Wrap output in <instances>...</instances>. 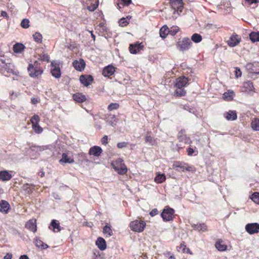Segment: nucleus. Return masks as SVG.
<instances>
[{
    "label": "nucleus",
    "instance_id": "nucleus-22",
    "mask_svg": "<svg viewBox=\"0 0 259 259\" xmlns=\"http://www.w3.org/2000/svg\"><path fill=\"white\" fill-rule=\"evenodd\" d=\"M52 66L53 65V63H51ZM51 74L52 76L55 77L56 78H59L61 75V73L60 72V69L59 67L53 66V68H51Z\"/></svg>",
    "mask_w": 259,
    "mask_h": 259
},
{
    "label": "nucleus",
    "instance_id": "nucleus-51",
    "mask_svg": "<svg viewBox=\"0 0 259 259\" xmlns=\"http://www.w3.org/2000/svg\"><path fill=\"white\" fill-rule=\"evenodd\" d=\"M13 49H25V47L23 44L17 42L13 46Z\"/></svg>",
    "mask_w": 259,
    "mask_h": 259
},
{
    "label": "nucleus",
    "instance_id": "nucleus-16",
    "mask_svg": "<svg viewBox=\"0 0 259 259\" xmlns=\"http://www.w3.org/2000/svg\"><path fill=\"white\" fill-rule=\"evenodd\" d=\"M104 121L112 126H114L116 123V118H115V115L112 114H107L104 115Z\"/></svg>",
    "mask_w": 259,
    "mask_h": 259
},
{
    "label": "nucleus",
    "instance_id": "nucleus-12",
    "mask_svg": "<svg viewBox=\"0 0 259 259\" xmlns=\"http://www.w3.org/2000/svg\"><path fill=\"white\" fill-rule=\"evenodd\" d=\"M79 81L84 86L88 87L93 82V77L90 75H82L79 77Z\"/></svg>",
    "mask_w": 259,
    "mask_h": 259
},
{
    "label": "nucleus",
    "instance_id": "nucleus-2",
    "mask_svg": "<svg viewBox=\"0 0 259 259\" xmlns=\"http://www.w3.org/2000/svg\"><path fill=\"white\" fill-rule=\"evenodd\" d=\"M37 62H34V65L29 64L27 70H28L29 75L32 77H35L41 75L44 71L42 70L37 67Z\"/></svg>",
    "mask_w": 259,
    "mask_h": 259
},
{
    "label": "nucleus",
    "instance_id": "nucleus-43",
    "mask_svg": "<svg viewBox=\"0 0 259 259\" xmlns=\"http://www.w3.org/2000/svg\"><path fill=\"white\" fill-rule=\"evenodd\" d=\"M38 59L48 62L49 61V56L47 54L43 53L38 55Z\"/></svg>",
    "mask_w": 259,
    "mask_h": 259
},
{
    "label": "nucleus",
    "instance_id": "nucleus-50",
    "mask_svg": "<svg viewBox=\"0 0 259 259\" xmlns=\"http://www.w3.org/2000/svg\"><path fill=\"white\" fill-rule=\"evenodd\" d=\"M187 155L189 156H192L193 155H196L198 152L195 153V151H194V149L192 147H189L187 149Z\"/></svg>",
    "mask_w": 259,
    "mask_h": 259
},
{
    "label": "nucleus",
    "instance_id": "nucleus-10",
    "mask_svg": "<svg viewBox=\"0 0 259 259\" xmlns=\"http://www.w3.org/2000/svg\"><path fill=\"white\" fill-rule=\"evenodd\" d=\"M189 81V79L185 76H182L177 78L175 87L178 89L183 88L185 87Z\"/></svg>",
    "mask_w": 259,
    "mask_h": 259
},
{
    "label": "nucleus",
    "instance_id": "nucleus-38",
    "mask_svg": "<svg viewBox=\"0 0 259 259\" xmlns=\"http://www.w3.org/2000/svg\"><path fill=\"white\" fill-rule=\"evenodd\" d=\"M191 40L195 42L198 43L201 41L202 36L198 33H194L191 36Z\"/></svg>",
    "mask_w": 259,
    "mask_h": 259
},
{
    "label": "nucleus",
    "instance_id": "nucleus-53",
    "mask_svg": "<svg viewBox=\"0 0 259 259\" xmlns=\"http://www.w3.org/2000/svg\"><path fill=\"white\" fill-rule=\"evenodd\" d=\"M158 214V210L156 208H154L152 211H150L149 215L151 217H154Z\"/></svg>",
    "mask_w": 259,
    "mask_h": 259
},
{
    "label": "nucleus",
    "instance_id": "nucleus-28",
    "mask_svg": "<svg viewBox=\"0 0 259 259\" xmlns=\"http://www.w3.org/2000/svg\"><path fill=\"white\" fill-rule=\"evenodd\" d=\"M169 30L166 25L163 26L160 29V36L162 38H166V36L169 34Z\"/></svg>",
    "mask_w": 259,
    "mask_h": 259
},
{
    "label": "nucleus",
    "instance_id": "nucleus-11",
    "mask_svg": "<svg viewBox=\"0 0 259 259\" xmlns=\"http://www.w3.org/2000/svg\"><path fill=\"white\" fill-rule=\"evenodd\" d=\"M187 164L185 163H181L179 161H176L174 163V167L175 168H180L183 170V171L186 170L187 171H193L194 170V167L192 166H186Z\"/></svg>",
    "mask_w": 259,
    "mask_h": 259
},
{
    "label": "nucleus",
    "instance_id": "nucleus-24",
    "mask_svg": "<svg viewBox=\"0 0 259 259\" xmlns=\"http://www.w3.org/2000/svg\"><path fill=\"white\" fill-rule=\"evenodd\" d=\"M73 99H74V100L77 103H82L87 100L85 96L81 93H76L74 94V96H73Z\"/></svg>",
    "mask_w": 259,
    "mask_h": 259
},
{
    "label": "nucleus",
    "instance_id": "nucleus-25",
    "mask_svg": "<svg viewBox=\"0 0 259 259\" xmlns=\"http://www.w3.org/2000/svg\"><path fill=\"white\" fill-rule=\"evenodd\" d=\"M12 178V176L7 170L0 171V180L2 181H6L10 180Z\"/></svg>",
    "mask_w": 259,
    "mask_h": 259
},
{
    "label": "nucleus",
    "instance_id": "nucleus-57",
    "mask_svg": "<svg viewBox=\"0 0 259 259\" xmlns=\"http://www.w3.org/2000/svg\"><path fill=\"white\" fill-rule=\"evenodd\" d=\"M101 143L103 145H106L107 144V136H104L101 139Z\"/></svg>",
    "mask_w": 259,
    "mask_h": 259
},
{
    "label": "nucleus",
    "instance_id": "nucleus-15",
    "mask_svg": "<svg viewBox=\"0 0 259 259\" xmlns=\"http://www.w3.org/2000/svg\"><path fill=\"white\" fill-rule=\"evenodd\" d=\"M115 72V68L112 66L109 65L104 68L102 71L103 76L105 77H110Z\"/></svg>",
    "mask_w": 259,
    "mask_h": 259
},
{
    "label": "nucleus",
    "instance_id": "nucleus-31",
    "mask_svg": "<svg viewBox=\"0 0 259 259\" xmlns=\"http://www.w3.org/2000/svg\"><path fill=\"white\" fill-rule=\"evenodd\" d=\"M103 233H104L105 237H109L112 235V230H111L109 226L105 225L103 228Z\"/></svg>",
    "mask_w": 259,
    "mask_h": 259
},
{
    "label": "nucleus",
    "instance_id": "nucleus-8",
    "mask_svg": "<svg viewBox=\"0 0 259 259\" xmlns=\"http://www.w3.org/2000/svg\"><path fill=\"white\" fill-rule=\"evenodd\" d=\"M61 163H72L74 162L73 158L72 157V154L69 152L62 153V159H60Z\"/></svg>",
    "mask_w": 259,
    "mask_h": 259
},
{
    "label": "nucleus",
    "instance_id": "nucleus-1",
    "mask_svg": "<svg viewBox=\"0 0 259 259\" xmlns=\"http://www.w3.org/2000/svg\"><path fill=\"white\" fill-rule=\"evenodd\" d=\"M146 227V223L144 221L135 220L131 222L130 228L132 231L136 232H141L143 231Z\"/></svg>",
    "mask_w": 259,
    "mask_h": 259
},
{
    "label": "nucleus",
    "instance_id": "nucleus-63",
    "mask_svg": "<svg viewBox=\"0 0 259 259\" xmlns=\"http://www.w3.org/2000/svg\"><path fill=\"white\" fill-rule=\"evenodd\" d=\"M4 259H12V255L10 254H7L5 256Z\"/></svg>",
    "mask_w": 259,
    "mask_h": 259
},
{
    "label": "nucleus",
    "instance_id": "nucleus-64",
    "mask_svg": "<svg viewBox=\"0 0 259 259\" xmlns=\"http://www.w3.org/2000/svg\"><path fill=\"white\" fill-rule=\"evenodd\" d=\"M19 259H29V257L26 255H22L19 257Z\"/></svg>",
    "mask_w": 259,
    "mask_h": 259
},
{
    "label": "nucleus",
    "instance_id": "nucleus-33",
    "mask_svg": "<svg viewBox=\"0 0 259 259\" xmlns=\"http://www.w3.org/2000/svg\"><path fill=\"white\" fill-rule=\"evenodd\" d=\"M251 127L254 131H259V119L255 118L253 119L251 123Z\"/></svg>",
    "mask_w": 259,
    "mask_h": 259
},
{
    "label": "nucleus",
    "instance_id": "nucleus-58",
    "mask_svg": "<svg viewBox=\"0 0 259 259\" xmlns=\"http://www.w3.org/2000/svg\"><path fill=\"white\" fill-rule=\"evenodd\" d=\"M241 70H240L238 68H236V70H235V76L236 77H241Z\"/></svg>",
    "mask_w": 259,
    "mask_h": 259
},
{
    "label": "nucleus",
    "instance_id": "nucleus-17",
    "mask_svg": "<svg viewBox=\"0 0 259 259\" xmlns=\"http://www.w3.org/2000/svg\"><path fill=\"white\" fill-rule=\"evenodd\" d=\"M10 209V205L9 203L5 200L0 201V211L6 214Z\"/></svg>",
    "mask_w": 259,
    "mask_h": 259
},
{
    "label": "nucleus",
    "instance_id": "nucleus-39",
    "mask_svg": "<svg viewBox=\"0 0 259 259\" xmlns=\"http://www.w3.org/2000/svg\"><path fill=\"white\" fill-rule=\"evenodd\" d=\"M185 95L186 91H185L183 88H178V89L175 91V95H176L177 97H182Z\"/></svg>",
    "mask_w": 259,
    "mask_h": 259
},
{
    "label": "nucleus",
    "instance_id": "nucleus-23",
    "mask_svg": "<svg viewBox=\"0 0 259 259\" xmlns=\"http://www.w3.org/2000/svg\"><path fill=\"white\" fill-rule=\"evenodd\" d=\"M22 191H24L26 194H30L33 191V185L28 183H25L22 185Z\"/></svg>",
    "mask_w": 259,
    "mask_h": 259
},
{
    "label": "nucleus",
    "instance_id": "nucleus-60",
    "mask_svg": "<svg viewBox=\"0 0 259 259\" xmlns=\"http://www.w3.org/2000/svg\"><path fill=\"white\" fill-rule=\"evenodd\" d=\"M180 249L183 250V252H187L188 251H189V249L187 248L186 246L183 244L181 245Z\"/></svg>",
    "mask_w": 259,
    "mask_h": 259
},
{
    "label": "nucleus",
    "instance_id": "nucleus-47",
    "mask_svg": "<svg viewBox=\"0 0 259 259\" xmlns=\"http://www.w3.org/2000/svg\"><path fill=\"white\" fill-rule=\"evenodd\" d=\"M39 117L37 115H33L32 117L30 118V122L32 125L38 124Z\"/></svg>",
    "mask_w": 259,
    "mask_h": 259
},
{
    "label": "nucleus",
    "instance_id": "nucleus-36",
    "mask_svg": "<svg viewBox=\"0 0 259 259\" xmlns=\"http://www.w3.org/2000/svg\"><path fill=\"white\" fill-rule=\"evenodd\" d=\"M249 38L252 42L259 41V32H252L249 34Z\"/></svg>",
    "mask_w": 259,
    "mask_h": 259
},
{
    "label": "nucleus",
    "instance_id": "nucleus-5",
    "mask_svg": "<svg viewBox=\"0 0 259 259\" xmlns=\"http://www.w3.org/2000/svg\"><path fill=\"white\" fill-rule=\"evenodd\" d=\"M245 229L249 234H256L259 231V224L257 223L247 224L245 227Z\"/></svg>",
    "mask_w": 259,
    "mask_h": 259
},
{
    "label": "nucleus",
    "instance_id": "nucleus-3",
    "mask_svg": "<svg viewBox=\"0 0 259 259\" xmlns=\"http://www.w3.org/2000/svg\"><path fill=\"white\" fill-rule=\"evenodd\" d=\"M174 213V210L172 208H169L168 206H165L164 210L162 211L160 216H161L163 221L168 222L172 220Z\"/></svg>",
    "mask_w": 259,
    "mask_h": 259
},
{
    "label": "nucleus",
    "instance_id": "nucleus-27",
    "mask_svg": "<svg viewBox=\"0 0 259 259\" xmlns=\"http://www.w3.org/2000/svg\"><path fill=\"white\" fill-rule=\"evenodd\" d=\"M113 167L115 171H116L119 175H124L127 172V168L124 164H122L120 167L114 165L113 166Z\"/></svg>",
    "mask_w": 259,
    "mask_h": 259
},
{
    "label": "nucleus",
    "instance_id": "nucleus-56",
    "mask_svg": "<svg viewBox=\"0 0 259 259\" xmlns=\"http://www.w3.org/2000/svg\"><path fill=\"white\" fill-rule=\"evenodd\" d=\"M178 30H179L178 28H174L173 29L169 30V34L174 36L178 32Z\"/></svg>",
    "mask_w": 259,
    "mask_h": 259
},
{
    "label": "nucleus",
    "instance_id": "nucleus-7",
    "mask_svg": "<svg viewBox=\"0 0 259 259\" xmlns=\"http://www.w3.org/2000/svg\"><path fill=\"white\" fill-rule=\"evenodd\" d=\"M171 7L177 12H182L183 8V3L182 0H170Z\"/></svg>",
    "mask_w": 259,
    "mask_h": 259
},
{
    "label": "nucleus",
    "instance_id": "nucleus-13",
    "mask_svg": "<svg viewBox=\"0 0 259 259\" xmlns=\"http://www.w3.org/2000/svg\"><path fill=\"white\" fill-rule=\"evenodd\" d=\"M72 65H73V67L75 68L76 70L81 71L84 70L85 64L82 59H80L79 60L74 61V62L72 63Z\"/></svg>",
    "mask_w": 259,
    "mask_h": 259
},
{
    "label": "nucleus",
    "instance_id": "nucleus-30",
    "mask_svg": "<svg viewBox=\"0 0 259 259\" xmlns=\"http://www.w3.org/2000/svg\"><path fill=\"white\" fill-rule=\"evenodd\" d=\"M215 248L218 249L219 251H224L227 249L226 245L223 243L222 241L220 240L215 242Z\"/></svg>",
    "mask_w": 259,
    "mask_h": 259
},
{
    "label": "nucleus",
    "instance_id": "nucleus-29",
    "mask_svg": "<svg viewBox=\"0 0 259 259\" xmlns=\"http://www.w3.org/2000/svg\"><path fill=\"white\" fill-rule=\"evenodd\" d=\"M26 228L30 231L35 232L37 230L36 224H35V221L30 220L26 224Z\"/></svg>",
    "mask_w": 259,
    "mask_h": 259
},
{
    "label": "nucleus",
    "instance_id": "nucleus-35",
    "mask_svg": "<svg viewBox=\"0 0 259 259\" xmlns=\"http://www.w3.org/2000/svg\"><path fill=\"white\" fill-rule=\"evenodd\" d=\"M34 244H35V246H36L37 247L40 248L41 249H47L48 248L47 244L44 243L41 240L37 238L35 239Z\"/></svg>",
    "mask_w": 259,
    "mask_h": 259
},
{
    "label": "nucleus",
    "instance_id": "nucleus-19",
    "mask_svg": "<svg viewBox=\"0 0 259 259\" xmlns=\"http://www.w3.org/2000/svg\"><path fill=\"white\" fill-rule=\"evenodd\" d=\"M96 245L98 247V248L100 250H104L107 247V244H106V241L104 238L99 237L96 240Z\"/></svg>",
    "mask_w": 259,
    "mask_h": 259
},
{
    "label": "nucleus",
    "instance_id": "nucleus-49",
    "mask_svg": "<svg viewBox=\"0 0 259 259\" xmlns=\"http://www.w3.org/2000/svg\"><path fill=\"white\" fill-rule=\"evenodd\" d=\"M34 39L37 42H40L42 39V35L38 32H36L33 35Z\"/></svg>",
    "mask_w": 259,
    "mask_h": 259
},
{
    "label": "nucleus",
    "instance_id": "nucleus-21",
    "mask_svg": "<svg viewBox=\"0 0 259 259\" xmlns=\"http://www.w3.org/2000/svg\"><path fill=\"white\" fill-rule=\"evenodd\" d=\"M178 44L179 46H181V49H186L190 47L192 43L189 38L185 37L183 38L182 41H179Z\"/></svg>",
    "mask_w": 259,
    "mask_h": 259
},
{
    "label": "nucleus",
    "instance_id": "nucleus-41",
    "mask_svg": "<svg viewBox=\"0 0 259 259\" xmlns=\"http://www.w3.org/2000/svg\"><path fill=\"white\" fill-rule=\"evenodd\" d=\"M251 199L253 202L259 204V193L257 192H254V193L251 195Z\"/></svg>",
    "mask_w": 259,
    "mask_h": 259
},
{
    "label": "nucleus",
    "instance_id": "nucleus-62",
    "mask_svg": "<svg viewBox=\"0 0 259 259\" xmlns=\"http://www.w3.org/2000/svg\"><path fill=\"white\" fill-rule=\"evenodd\" d=\"M129 51H130V53H131V54H136L138 53L140 51V50H129Z\"/></svg>",
    "mask_w": 259,
    "mask_h": 259
},
{
    "label": "nucleus",
    "instance_id": "nucleus-6",
    "mask_svg": "<svg viewBox=\"0 0 259 259\" xmlns=\"http://www.w3.org/2000/svg\"><path fill=\"white\" fill-rule=\"evenodd\" d=\"M178 139H179V142L185 143V144H189L191 143L190 137L186 136L185 130H181L180 132H179Z\"/></svg>",
    "mask_w": 259,
    "mask_h": 259
},
{
    "label": "nucleus",
    "instance_id": "nucleus-44",
    "mask_svg": "<svg viewBox=\"0 0 259 259\" xmlns=\"http://www.w3.org/2000/svg\"><path fill=\"white\" fill-rule=\"evenodd\" d=\"M29 21L27 19H24L21 22V26L23 28H28L29 27Z\"/></svg>",
    "mask_w": 259,
    "mask_h": 259
},
{
    "label": "nucleus",
    "instance_id": "nucleus-61",
    "mask_svg": "<svg viewBox=\"0 0 259 259\" xmlns=\"http://www.w3.org/2000/svg\"><path fill=\"white\" fill-rule=\"evenodd\" d=\"M30 102H31V104L35 105L38 103V100H37V98H32L31 100H30Z\"/></svg>",
    "mask_w": 259,
    "mask_h": 259
},
{
    "label": "nucleus",
    "instance_id": "nucleus-42",
    "mask_svg": "<svg viewBox=\"0 0 259 259\" xmlns=\"http://www.w3.org/2000/svg\"><path fill=\"white\" fill-rule=\"evenodd\" d=\"M244 88L246 89V90H249V91H253V83H252L250 81H247L244 83Z\"/></svg>",
    "mask_w": 259,
    "mask_h": 259
},
{
    "label": "nucleus",
    "instance_id": "nucleus-34",
    "mask_svg": "<svg viewBox=\"0 0 259 259\" xmlns=\"http://www.w3.org/2000/svg\"><path fill=\"white\" fill-rule=\"evenodd\" d=\"M165 180H166V177L164 174L158 173L155 177V182L157 184H161L164 182Z\"/></svg>",
    "mask_w": 259,
    "mask_h": 259
},
{
    "label": "nucleus",
    "instance_id": "nucleus-45",
    "mask_svg": "<svg viewBox=\"0 0 259 259\" xmlns=\"http://www.w3.org/2000/svg\"><path fill=\"white\" fill-rule=\"evenodd\" d=\"M32 128L36 134H40L42 132V128L38 124H32Z\"/></svg>",
    "mask_w": 259,
    "mask_h": 259
},
{
    "label": "nucleus",
    "instance_id": "nucleus-18",
    "mask_svg": "<svg viewBox=\"0 0 259 259\" xmlns=\"http://www.w3.org/2000/svg\"><path fill=\"white\" fill-rule=\"evenodd\" d=\"M49 230L53 231L54 232H59L60 231V223L55 219L51 221V224L49 227Z\"/></svg>",
    "mask_w": 259,
    "mask_h": 259
},
{
    "label": "nucleus",
    "instance_id": "nucleus-37",
    "mask_svg": "<svg viewBox=\"0 0 259 259\" xmlns=\"http://www.w3.org/2000/svg\"><path fill=\"white\" fill-rule=\"evenodd\" d=\"M144 47V45L143 42L140 43L139 41H137L134 44H130L128 49H142Z\"/></svg>",
    "mask_w": 259,
    "mask_h": 259
},
{
    "label": "nucleus",
    "instance_id": "nucleus-48",
    "mask_svg": "<svg viewBox=\"0 0 259 259\" xmlns=\"http://www.w3.org/2000/svg\"><path fill=\"white\" fill-rule=\"evenodd\" d=\"M119 108V104L117 103H111L108 106V110L112 111L116 110Z\"/></svg>",
    "mask_w": 259,
    "mask_h": 259
},
{
    "label": "nucleus",
    "instance_id": "nucleus-54",
    "mask_svg": "<svg viewBox=\"0 0 259 259\" xmlns=\"http://www.w3.org/2000/svg\"><path fill=\"white\" fill-rule=\"evenodd\" d=\"M97 6H96L95 4L91 5L90 6L88 7V9L90 11L93 12L95 11L97 8Z\"/></svg>",
    "mask_w": 259,
    "mask_h": 259
},
{
    "label": "nucleus",
    "instance_id": "nucleus-55",
    "mask_svg": "<svg viewBox=\"0 0 259 259\" xmlns=\"http://www.w3.org/2000/svg\"><path fill=\"white\" fill-rule=\"evenodd\" d=\"M122 6H128L132 3V0H121Z\"/></svg>",
    "mask_w": 259,
    "mask_h": 259
},
{
    "label": "nucleus",
    "instance_id": "nucleus-32",
    "mask_svg": "<svg viewBox=\"0 0 259 259\" xmlns=\"http://www.w3.org/2000/svg\"><path fill=\"white\" fill-rule=\"evenodd\" d=\"M234 96V92L232 91H228L223 94V98L226 101H231L233 100Z\"/></svg>",
    "mask_w": 259,
    "mask_h": 259
},
{
    "label": "nucleus",
    "instance_id": "nucleus-46",
    "mask_svg": "<svg viewBox=\"0 0 259 259\" xmlns=\"http://www.w3.org/2000/svg\"><path fill=\"white\" fill-rule=\"evenodd\" d=\"M118 23H119V26H120L121 27L126 26L129 24V22L127 21V20H126V18H121L119 20Z\"/></svg>",
    "mask_w": 259,
    "mask_h": 259
},
{
    "label": "nucleus",
    "instance_id": "nucleus-52",
    "mask_svg": "<svg viewBox=\"0 0 259 259\" xmlns=\"http://www.w3.org/2000/svg\"><path fill=\"white\" fill-rule=\"evenodd\" d=\"M127 146V142H119L117 143V148L119 149H122L123 148L126 147Z\"/></svg>",
    "mask_w": 259,
    "mask_h": 259
},
{
    "label": "nucleus",
    "instance_id": "nucleus-20",
    "mask_svg": "<svg viewBox=\"0 0 259 259\" xmlns=\"http://www.w3.org/2000/svg\"><path fill=\"white\" fill-rule=\"evenodd\" d=\"M224 117H225L227 120H235L237 119V113L235 111L230 110L224 113Z\"/></svg>",
    "mask_w": 259,
    "mask_h": 259
},
{
    "label": "nucleus",
    "instance_id": "nucleus-9",
    "mask_svg": "<svg viewBox=\"0 0 259 259\" xmlns=\"http://www.w3.org/2000/svg\"><path fill=\"white\" fill-rule=\"evenodd\" d=\"M240 40L241 37L239 35L233 34L230 36L227 43L230 47H234L240 42Z\"/></svg>",
    "mask_w": 259,
    "mask_h": 259
},
{
    "label": "nucleus",
    "instance_id": "nucleus-40",
    "mask_svg": "<svg viewBox=\"0 0 259 259\" xmlns=\"http://www.w3.org/2000/svg\"><path fill=\"white\" fill-rule=\"evenodd\" d=\"M146 143L149 144L151 146H153L155 144V140L152 137L149 136H146L145 137Z\"/></svg>",
    "mask_w": 259,
    "mask_h": 259
},
{
    "label": "nucleus",
    "instance_id": "nucleus-59",
    "mask_svg": "<svg viewBox=\"0 0 259 259\" xmlns=\"http://www.w3.org/2000/svg\"><path fill=\"white\" fill-rule=\"evenodd\" d=\"M248 5H251L253 3H258L259 2L258 0H245Z\"/></svg>",
    "mask_w": 259,
    "mask_h": 259
},
{
    "label": "nucleus",
    "instance_id": "nucleus-14",
    "mask_svg": "<svg viewBox=\"0 0 259 259\" xmlns=\"http://www.w3.org/2000/svg\"><path fill=\"white\" fill-rule=\"evenodd\" d=\"M103 151L102 150V148L100 147L97 146H94L91 147L90 149H89V152H88V154L90 155H93L95 157H98L100 156L101 153Z\"/></svg>",
    "mask_w": 259,
    "mask_h": 259
},
{
    "label": "nucleus",
    "instance_id": "nucleus-4",
    "mask_svg": "<svg viewBox=\"0 0 259 259\" xmlns=\"http://www.w3.org/2000/svg\"><path fill=\"white\" fill-rule=\"evenodd\" d=\"M246 69L250 73L257 74L259 73V62L254 61L253 63H248L246 65Z\"/></svg>",
    "mask_w": 259,
    "mask_h": 259
},
{
    "label": "nucleus",
    "instance_id": "nucleus-26",
    "mask_svg": "<svg viewBox=\"0 0 259 259\" xmlns=\"http://www.w3.org/2000/svg\"><path fill=\"white\" fill-rule=\"evenodd\" d=\"M192 228H193L194 230H197L198 231H201L202 232H205L207 229L206 224L204 223L193 224L192 225Z\"/></svg>",
    "mask_w": 259,
    "mask_h": 259
}]
</instances>
